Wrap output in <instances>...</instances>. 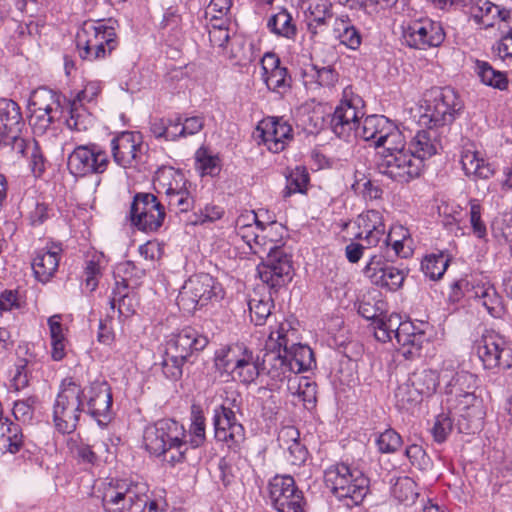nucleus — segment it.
Here are the masks:
<instances>
[{
	"mask_svg": "<svg viewBox=\"0 0 512 512\" xmlns=\"http://www.w3.org/2000/svg\"><path fill=\"white\" fill-rule=\"evenodd\" d=\"M257 131L268 150L273 153L282 151L286 142L292 138V127L280 118L269 117L262 120Z\"/></svg>",
	"mask_w": 512,
	"mask_h": 512,
	"instance_id": "a878e982",
	"label": "nucleus"
},
{
	"mask_svg": "<svg viewBox=\"0 0 512 512\" xmlns=\"http://www.w3.org/2000/svg\"><path fill=\"white\" fill-rule=\"evenodd\" d=\"M0 432L1 443L4 446H7L11 453L18 452L23 443V435L19 425L6 418L0 424Z\"/></svg>",
	"mask_w": 512,
	"mask_h": 512,
	"instance_id": "c03bdc74",
	"label": "nucleus"
},
{
	"mask_svg": "<svg viewBox=\"0 0 512 512\" xmlns=\"http://www.w3.org/2000/svg\"><path fill=\"white\" fill-rule=\"evenodd\" d=\"M82 390V400L84 407L86 406L85 411L98 424H107L112 414V394L108 383L106 381H94Z\"/></svg>",
	"mask_w": 512,
	"mask_h": 512,
	"instance_id": "dca6fc26",
	"label": "nucleus"
},
{
	"mask_svg": "<svg viewBox=\"0 0 512 512\" xmlns=\"http://www.w3.org/2000/svg\"><path fill=\"white\" fill-rule=\"evenodd\" d=\"M392 494L399 502L406 505L414 503L419 495L415 481L408 476L397 478Z\"/></svg>",
	"mask_w": 512,
	"mask_h": 512,
	"instance_id": "de8ad7c7",
	"label": "nucleus"
},
{
	"mask_svg": "<svg viewBox=\"0 0 512 512\" xmlns=\"http://www.w3.org/2000/svg\"><path fill=\"white\" fill-rule=\"evenodd\" d=\"M475 71L484 85L500 91L508 89L509 80L506 73L494 69L490 63L476 60Z\"/></svg>",
	"mask_w": 512,
	"mask_h": 512,
	"instance_id": "c9c22d12",
	"label": "nucleus"
},
{
	"mask_svg": "<svg viewBox=\"0 0 512 512\" xmlns=\"http://www.w3.org/2000/svg\"><path fill=\"white\" fill-rule=\"evenodd\" d=\"M440 147L441 143L435 127L428 126L427 130H420L415 134L409 143L408 150L424 163V160L435 155Z\"/></svg>",
	"mask_w": 512,
	"mask_h": 512,
	"instance_id": "c756f323",
	"label": "nucleus"
},
{
	"mask_svg": "<svg viewBox=\"0 0 512 512\" xmlns=\"http://www.w3.org/2000/svg\"><path fill=\"white\" fill-rule=\"evenodd\" d=\"M461 109L462 102L452 88H433L426 94L420 122L430 127H442L451 124Z\"/></svg>",
	"mask_w": 512,
	"mask_h": 512,
	"instance_id": "0eeeda50",
	"label": "nucleus"
},
{
	"mask_svg": "<svg viewBox=\"0 0 512 512\" xmlns=\"http://www.w3.org/2000/svg\"><path fill=\"white\" fill-rule=\"evenodd\" d=\"M22 115L18 104L11 99H0V128L8 132L20 128Z\"/></svg>",
	"mask_w": 512,
	"mask_h": 512,
	"instance_id": "ea45409f",
	"label": "nucleus"
},
{
	"mask_svg": "<svg viewBox=\"0 0 512 512\" xmlns=\"http://www.w3.org/2000/svg\"><path fill=\"white\" fill-rule=\"evenodd\" d=\"M251 352L243 343L223 347L216 352L215 366L221 372L232 374Z\"/></svg>",
	"mask_w": 512,
	"mask_h": 512,
	"instance_id": "7c9ffc66",
	"label": "nucleus"
},
{
	"mask_svg": "<svg viewBox=\"0 0 512 512\" xmlns=\"http://www.w3.org/2000/svg\"><path fill=\"white\" fill-rule=\"evenodd\" d=\"M249 311L251 320L255 325H263L266 319L271 314L273 301L270 297L267 298H251L249 300Z\"/></svg>",
	"mask_w": 512,
	"mask_h": 512,
	"instance_id": "5fc2aeb1",
	"label": "nucleus"
},
{
	"mask_svg": "<svg viewBox=\"0 0 512 512\" xmlns=\"http://www.w3.org/2000/svg\"><path fill=\"white\" fill-rule=\"evenodd\" d=\"M405 455L409 459L412 466L419 470H426L430 465V458L426 454L422 446L412 444L405 450Z\"/></svg>",
	"mask_w": 512,
	"mask_h": 512,
	"instance_id": "680f3d73",
	"label": "nucleus"
},
{
	"mask_svg": "<svg viewBox=\"0 0 512 512\" xmlns=\"http://www.w3.org/2000/svg\"><path fill=\"white\" fill-rule=\"evenodd\" d=\"M380 139L378 147H384L383 154H396L407 150L405 149V137L394 123L391 124L384 136H380Z\"/></svg>",
	"mask_w": 512,
	"mask_h": 512,
	"instance_id": "3c124183",
	"label": "nucleus"
},
{
	"mask_svg": "<svg viewBox=\"0 0 512 512\" xmlns=\"http://www.w3.org/2000/svg\"><path fill=\"white\" fill-rule=\"evenodd\" d=\"M213 424L217 441L225 442L229 448L237 447L245 439V430L234 411L221 405L214 410Z\"/></svg>",
	"mask_w": 512,
	"mask_h": 512,
	"instance_id": "4be33fe9",
	"label": "nucleus"
},
{
	"mask_svg": "<svg viewBox=\"0 0 512 512\" xmlns=\"http://www.w3.org/2000/svg\"><path fill=\"white\" fill-rule=\"evenodd\" d=\"M288 346V357L293 366L294 374L307 371L315 365L314 353L307 345L297 344L291 341Z\"/></svg>",
	"mask_w": 512,
	"mask_h": 512,
	"instance_id": "58836bf2",
	"label": "nucleus"
},
{
	"mask_svg": "<svg viewBox=\"0 0 512 512\" xmlns=\"http://www.w3.org/2000/svg\"><path fill=\"white\" fill-rule=\"evenodd\" d=\"M36 404V396L15 401L12 409L15 419L23 423H29L33 419Z\"/></svg>",
	"mask_w": 512,
	"mask_h": 512,
	"instance_id": "4d7b16f0",
	"label": "nucleus"
},
{
	"mask_svg": "<svg viewBox=\"0 0 512 512\" xmlns=\"http://www.w3.org/2000/svg\"><path fill=\"white\" fill-rule=\"evenodd\" d=\"M143 442L146 450L172 466L182 463L188 452L186 431L172 419H161L145 428Z\"/></svg>",
	"mask_w": 512,
	"mask_h": 512,
	"instance_id": "f257e3e1",
	"label": "nucleus"
},
{
	"mask_svg": "<svg viewBox=\"0 0 512 512\" xmlns=\"http://www.w3.org/2000/svg\"><path fill=\"white\" fill-rule=\"evenodd\" d=\"M24 303V300L17 290L6 289L0 293V313L13 309H21Z\"/></svg>",
	"mask_w": 512,
	"mask_h": 512,
	"instance_id": "0e129e2a",
	"label": "nucleus"
},
{
	"mask_svg": "<svg viewBox=\"0 0 512 512\" xmlns=\"http://www.w3.org/2000/svg\"><path fill=\"white\" fill-rule=\"evenodd\" d=\"M83 390L72 378L61 383V389L53 406V420L61 433H72L78 424L81 412L85 411Z\"/></svg>",
	"mask_w": 512,
	"mask_h": 512,
	"instance_id": "423d86ee",
	"label": "nucleus"
},
{
	"mask_svg": "<svg viewBox=\"0 0 512 512\" xmlns=\"http://www.w3.org/2000/svg\"><path fill=\"white\" fill-rule=\"evenodd\" d=\"M445 38L444 30L440 23L430 19H422L410 23L403 30L405 43L412 48L426 50L439 46Z\"/></svg>",
	"mask_w": 512,
	"mask_h": 512,
	"instance_id": "f3484780",
	"label": "nucleus"
},
{
	"mask_svg": "<svg viewBox=\"0 0 512 512\" xmlns=\"http://www.w3.org/2000/svg\"><path fill=\"white\" fill-rule=\"evenodd\" d=\"M148 486L142 482L118 480L109 483L102 496L105 512H164L158 501L150 500Z\"/></svg>",
	"mask_w": 512,
	"mask_h": 512,
	"instance_id": "f03ea898",
	"label": "nucleus"
},
{
	"mask_svg": "<svg viewBox=\"0 0 512 512\" xmlns=\"http://www.w3.org/2000/svg\"><path fill=\"white\" fill-rule=\"evenodd\" d=\"M309 182V174L305 167L297 166L286 175L284 197L294 193H304Z\"/></svg>",
	"mask_w": 512,
	"mask_h": 512,
	"instance_id": "603ef678",
	"label": "nucleus"
},
{
	"mask_svg": "<svg viewBox=\"0 0 512 512\" xmlns=\"http://www.w3.org/2000/svg\"><path fill=\"white\" fill-rule=\"evenodd\" d=\"M60 248L54 246L49 250L41 249L36 252L32 269L37 280L46 283L55 274L59 266Z\"/></svg>",
	"mask_w": 512,
	"mask_h": 512,
	"instance_id": "2f4dec72",
	"label": "nucleus"
},
{
	"mask_svg": "<svg viewBox=\"0 0 512 512\" xmlns=\"http://www.w3.org/2000/svg\"><path fill=\"white\" fill-rule=\"evenodd\" d=\"M165 209L152 193H137L130 208L131 223L144 232L157 231L164 222Z\"/></svg>",
	"mask_w": 512,
	"mask_h": 512,
	"instance_id": "9b49d317",
	"label": "nucleus"
},
{
	"mask_svg": "<svg viewBox=\"0 0 512 512\" xmlns=\"http://www.w3.org/2000/svg\"><path fill=\"white\" fill-rule=\"evenodd\" d=\"M449 265V259L443 253L427 255L422 263L421 269L424 274L432 280L440 279Z\"/></svg>",
	"mask_w": 512,
	"mask_h": 512,
	"instance_id": "8fccbe9b",
	"label": "nucleus"
},
{
	"mask_svg": "<svg viewBox=\"0 0 512 512\" xmlns=\"http://www.w3.org/2000/svg\"><path fill=\"white\" fill-rule=\"evenodd\" d=\"M28 109L30 124L38 133H44L62 115L60 95L48 88L40 87L32 92Z\"/></svg>",
	"mask_w": 512,
	"mask_h": 512,
	"instance_id": "1a4fd4ad",
	"label": "nucleus"
},
{
	"mask_svg": "<svg viewBox=\"0 0 512 512\" xmlns=\"http://www.w3.org/2000/svg\"><path fill=\"white\" fill-rule=\"evenodd\" d=\"M274 227L275 222H271L268 225L259 222L256 214L241 216L236 221L237 236L249 247L251 253L258 255L261 259H263L264 249L257 242L259 232L263 233L268 229L273 230Z\"/></svg>",
	"mask_w": 512,
	"mask_h": 512,
	"instance_id": "c85d7f7f",
	"label": "nucleus"
},
{
	"mask_svg": "<svg viewBox=\"0 0 512 512\" xmlns=\"http://www.w3.org/2000/svg\"><path fill=\"white\" fill-rule=\"evenodd\" d=\"M409 378L420 396L423 397L424 395L430 396L436 391L440 376L436 371L428 369L414 372Z\"/></svg>",
	"mask_w": 512,
	"mask_h": 512,
	"instance_id": "a18cd8bd",
	"label": "nucleus"
},
{
	"mask_svg": "<svg viewBox=\"0 0 512 512\" xmlns=\"http://www.w3.org/2000/svg\"><path fill=\"white\" fill-rule=\"evenodd\" d=\"M170 180L163 183L168 208L175 212H188L193 208L194 199L190 193L191 183L188 182L183 173L169 170Z\"/></svg>",
	"mask_w": 512,
	"mask_h": 512,
	"instance_id": "5701e85b",
	"label": "nucleus"
},
{
	"mask_svg": "<svg viewBox=\"0 0 512 512\" xmlns=\"http://www.w3.org/2000/svg\"><path fill=\"white\" fill-rule=\"evenodd\" d=\"M208 344V338L199 334L195 329L187 327L173 335L166 343L165 352L172 357L185 361L194 353L203 350Z\"/></svg>",
	"mask_w": 512,
	"mask_h": 512,
	"instance_id": "b1692460",
	"label": "nucleus"
},
{
	"mask_svg": "<svg viewBox=\"0 0 512 512\" xmlns=\"http://www.w3.org/2000/svg\"><path fill=\"white\" fill-rule=\"evenodd\" d=\"M261 359L255 357L253 351L246 359L232 372L233 378L238 379L241 383L249 385L253 383L260 375Z\"/></svg>",
	"mask_w": 512,
	"mask_h": 512,
	"instance_id": "79ce46f5",
	"label": "nucleus"
},
{
	"mask_svg": "<svg viewBox=\"0 0 512 512\" xmlns=\"http://www.w3.org/2000/svg\"><path fill=\"white\" fill-rule=\"evenodd\" d=\"M26 158L30 159V167L34 175L40 176L44 171V158L41 153L38 142L34 139L30 141V152Z\"/></svg>",
	"mask_w": 512,
	"mask_h": 512,
	"instance_id": "774afa93",
	"label": "nucleus"
},
{
	"mask_svg": "<svg viewBox=\"0 0 512 512\" xmlns=\"http://www.w3.org/2000/svg\"><path fill=\"white\" fill-rule=\"evenodd\" d=\"M114 162L123 167H135L142 162L145 147L139 133L122 132L111 141Z\"/></svg>",
	"mask_w": 512,
	"mask_h": 512,
	"instance_id": "6ab92c4d",
	"label": "nucleus"
},
{
	"mask_svg": "<svg viewBox=\"0 0 512 512\" xmlns=\"http://www.w3.org/2000/svg\"><path fill=\"white\" fill-rule=\"evenodd\" d=\"M364 274L370 281L389 291L398 290L405 279V273L384 260L382 255H373L364 268Z\"/></svg>",
	"mask_w": 512,
	"mask_h": 512,
	"instance_id": "412c9836",
	"label": "nucleus"
},
{
	"mask_svg": "<svg viewBox=\"0 0 512 512\" xmlns=\"http://www.w3.org/2000/svg\"><path fill=\"white\" fill-rule=\"evenodd\" d=\"M308 9L313 17V21L308 24V28L313 34L317 33L318 26L325 25L332 20L329 0H312Z\"/></svg>",
	"mask_w": 512,
	"mask_h": 512,
	"instance_id": "09e8293b",
	"label": "nucleus"
},
{
	"mask_svg": "<svg viewBox=\"0 0 512 512\" xmlns=\"http://www.w3.org/2000/svg\"><path fill=\"white\" fill-rule=\"evenodd\" d=\"M109 304L113 311L116 306L118 307L120 316L128 317L135 312V299L133 295L128 293L125 281L116 283V288L113 291Z\"/></svg>",
	"mask_w": 512,
	"mask_h": 512,
	"instance_id": "a19ab883",
	"label": "nucleus"
},
{
	"mask_svg": "<svg viewBox=\"0 0 512 512\" xmlns=\"http://www.w3.org/2000/svg\"><path fill=\"white\" fill-rule=\"evenodd\" d=\"M356 224L359 228L356 239L366 243L367 247H375L384 240L386 225L380 211L371 209L362 212L357 217Z\"/></svg>",
	"mask_w": 512,
	"mask_h": 512,
	"instance_id": "bb28decb",
	"label": "nucleus"
},
{
	"mask_svg": "<svg viewBox=\"0 0 512 512\" xmlns=\"http://www.w3.org/2000/svg\"><path fill=\"white\" fill-rule=\"evenodd\" d=\"M315 70V79L320 86L331 88L338 82V73L331 66L318 67L313 66Z\"/></svg>",
	"mask_w": 512,
	"mask_h": 512,
	"instance_id": "338daca9",
	"label": "nucleus"
},
{
	"mask_svg": "<svg viewBox=\"0 0 512 512\" xmlns=\"http://www.w3.org/2000/svg\"><path fill=\"white\" fill-rule=\"evenodd\" d=\"M495 12H497V5L488 0H479L472 7L471 15L476 23L489 28L494 26Z\"/></svg>",
	"mask_w": 512,
	"mask_h": 512,
	"instance_id": "864d4df0",
	"label": "nucleus"
},
{
	"mask_svg": "<svg viewBox=\"0 0 512 512\" xmlns=\"http://www.w3.org/2000/svg\"><path fill=\"white\" fill-rule=\"evenodd\" d=\"M477 388V377L467 371L456 372L445 386V403L454 404L466 393H473Z\"/></svg>",
	"mask_w": 512,
	"mask_h": 512,
	"instance_id": "473e14b6",
	"label": "nucleus"
},
{
	"mask_svg": "<svg viewBox=\"0 0 512 512\" xmlns=\"http://www.w3.org/2000/svg\"><path fill=\"white\" fill-rule=\"evenodd\" d=\"M261 78L267 88L273 92L284 94L290 88L291 78L285 67L280 66L279 57L272 52L263 55L260 61Z\"/></svg>",
	"mask_w": 512,
	"mask_h": 512,
	"instance_id": "393cba45",
	"label": "nucleus"
},
{
	"mask_svg": "<svg viewBox=\"0 0 512 512\" xmlns=\"http://www.w3.org/2000/svg\"><path fill=\"white\" fill-rule=\"evenodd\" d=\"M69 447L74 458L81 464L95 465L98 462V456L91 446L83 442L70 441Z\"/></svg>",
	"mask_w": 512,
	"mask_h": 512,
	"instance_id": "bf43d9fd",
	"label": "nucleus"
},
{
	"mask_svg": "<svg viewBox=\"0 0 512 512\" xmlns=\"http://www.w3.org/2000/svg\"><path fill=\"white\" fill-rule=\"evenodd\" d=\"M190 439L187 440L188 448L193 449L202 446L205 442V418L201 411H192V423L190 425Z\"/></svg>",
	"mask_w": 512,
	"mask_h": 512,
	"instance_id": "6e6d98bb",
	"label": "nucleus"
},
{
	"mask_svg": "<svg viewBox=\"0 0 512 512\" xmlns=\"http://www.w3.org/2000/svg\"><path fill=\"white\" fill-rule=\"evenodd\" d=\"M269 495L278 512H306L307 502L303 491L290 475H276L269 483Z\"/></svg>",
	"mask_w": 512,
	"mask_h": 512,
	"instance_id": "f8f14e48",
	"label": "nucleus"
},
{
	"mask_svg": "<svg viewBox=\"0 0 512 512\" xmlns=\"http://www.w3.org/2000/svg\"><path fill=\"white\" fill-rule=\"evenodd\" d=\"M477 354L487 369L509 368L512 351L506 345L504 337L494 331H488L477 345Z\"/></svg>",
	"mask_w": 512,
	"mask_h": 512,
	"instance_id": "a211bd4d",
	"label": "nucleus"
},
{
	"mask_svg": "<svg viewBox=\"0 0 512 512\" xmlns=\"http://www.w3.org/2000/svg\"><path fill=\"white\" fill-rule=\"evenodd\" d=\"M455 286L460 290H463V293L469 299H478L482 300V305L486 308L489 307L488 299H490L495 294V290L488 283L482 282L478 279H462L458 281Z\"/></svg>",
	"mask_w": 512,
	"mask_h": 512,
	"instance_id": "4c0bfd02",
	"label": "nucleus"
},
{
	"mask_svg": "<svg viewBox=\"0 0 512 512\" xmlns=\"http://www.w3.org/2000/svg\"><path fill=\"white\" fill-rule=\"evenodd\" d=\"M223 296L224 291L221 284L211 275L200 273L185 281L177 297V305L182 310L191 313L198 307L207 305L210 301H219Z\"/></svg>",
	"mask_w": 512,
	"mask_h": 512,
	"instance_id": "6e6552de",
	"label": "nucleus"
},
{
	"mask_svg": "<svg viewBox=\"0 0 512 512\" xmlns=\"http://www.w3.org/2000/svg\"><path fill=\"white\" fill-rule=\"evenodd\" d=\"M333 34L341 44L351 50H357L362 43L359 30L351 23L347 15H341L333 19Z\"/></svg>",
	"mask_w": 512,
	"mask_h": 512,
	"instance_id": "f704fd0d",
	"label": "nucleus"
},
{
	"mask_svg": "<svg viewBox=\"0 0 512 512\" xmlns=\"http://www.w3.org/2000/svg\"><path fill=\"white\" fill-rule=\"evenodd\" d=\"M257 270L260 279L271 287L281 286L292 278L291 259L280 247L267 254Z\"/></svg>",
	"mask_w": 512,
	"mask_h": 512,
	"instance_id": "aec40b11",
	"label": "nucleus"
},
{
	"mask_svg": "<svg viewBox=\"0 0 512 512\" xmlns=\"http://www.w3.org/2000/svg\"><path fill=\"white\" fill-rule=\"evenodd\" d=\"M295 333V330L291 329L290 323L283 322L276 330L270 332L265 343L261 358V370L275 383L290 381L294 374L288 357V345H290V338L295 336Z\"/></svg>",
	"mask_w": 512,
	"mask_h": 512,
	"instance_id": "7ed1b4c3",
	"label": "nucleus"
},
{
	"mask_svg": "<svg viewBox=\"0 0 512 512\" xmlns=\"http://www.w3.org/2000/svg\"><path fill=\"white\" fill-rule=\"evenodd\" d=\"M267 28L274 35L286 39H294L297 34V27L286 9L271 15L267 20Z\"/></svg>",
	"mask_w": 512,
	"mask_h": 512,
	"instance_id": "e433bc0d",
	"label": "nucleus"
},
{
	"mask_svg": "<svg viewBox=\"0 0 512 512\" xmlns=\"http://www.w3.org/2000/svg\"><path fill=\"white\" fill-rule=\"evenodd\" d=\"M376 444L381 453H393L401 446L402 439L395 430L387 429L377 437Z\"/></svg>",
	"mask_w": 512,
	"mask_h": 512,
	"instance_id": "052dcab7",
	"label": "nucleus"
},
{
	"mask_svg": "<svg viewBox=\"0 0 512 512\" xmlns=\"http://www.w3.org/2000/svg\"><path fill=\"white\" fill-rule=\"evenodd\" d=\"M394 397L396 406L400 410H409L422 400L410 378L398 385Z\"/></svg>",
	"mask_w": 512,
	"mask_h": 512,
	"instance_id": "37998d69",
	"label": "nucleus"
},
{
	"mask_svg": "<svg viewBox=\"0 0 512 512\" xmlns=\"http://www.w3.org/2000/svg\"><path fill=\"white\" fill-rule=\"evenodd\" d=\"M377 167L381 174L392 180L408 183L420 176L424 163L407 149L396 154H382Z\"/></svg>",
	"mask_w": 512,
	"mask_h": 512,
	"instance_id": "ddd939ff",
	"label": "nucleus"
},
{
	"mask_svg": "<svg viewBox=\"0 0 512 512\" xmlns=\"http://www.w3.org/2000/svg\"><path fill=\"white\" fill-rule=\"evenodd\" d=\"M79 56L85 60H97L110 55L118 46L114 27L103 21H86L76 36Z\"/></svg>",
	"mask_w": 512,
	"mask_h": 512,
	"instance_id": "39448f33",
	"label": "nucleus"
},
{
	"mask_svg": "<svg viewBox=\"0 0 512 512\" xmlns=\"http://www.w3.org/2000/svg\"><path fill=\"white\" fill-rule=\"evenodd\" d=\"M109 157L97 145H79L69 155L67 167L78 177L101 174L107 170Z\"/></svg>",
	"mask_w": 512,
	"mask_h": 512,
	"instance_id": "4468645a",
	"label": "nucleus"
},
{
	"mask_svg": "<svg viewBox=\"0 0 512 512\" xmlns=\"http://www.w3.org/2000/svg\"><path fill=\"white\" fill-rule=\"evenodd\" d=\"M470 211H469V220L472 228L473 234L479 238L483 239L487 235L486 224L482 220V207L478 200L472 199L469 201Z\"/></svg>",
	"mask_w": 512,
	"mask_h": 512,
	"instance_id": "13d9d810",
	"label": "nucleus"
},
{
	"mask_svg": "<svg viewBox=\"0 0 512 512\" xmlns=\"http://www.w3.org/2000/svg\"><path fill=\"white\" fill-rule=\"evenodd\" d=\"M324 482L333 495L349 508L362 503L369 490V479L365 474L344 463L328 467L324 472Z\"/></svg>",
	"mask_w": 512,
	"mask_h": 512,
	"instance_id": "20e7f679",
	"label": "nucleus"
},
{
	"mask_svg": "<svg viewBox=\"0 0 512 512\" xmlns=\"http://www.w3.org/2000/svg\"><path fill=\"white\" fill-rule=\"evenodd\" d=\"M186 361L164 354L162 368L164 375L170 380H178L182 376V367Z\"/></svg>",
	"mask_w": 512,
	"mask_h": 512,
	"instance_id": "69168bd1",
	"label": "nucleus"
},
{
	"mask_svg": "<svg viewBox=\"0 0 512 512\" xmlns=\"http://www.w3.org/2000/svg\"><path fill=\"white\" fill-rule=\"evenodd\" d=\"M450 412L457 415L459 419V429L466 433H475L481 429L485 417L483 400L475 392L466 393L458 398L454 404H446Z\"/></svg>",
	"mask_w": 512,
	"mask_h": 512,
	"instance_id": "2eb2a0df",
	"label": "nucleus"
},
{
	"mask_svg": "<svg viewBox=\"0 0 512 512\" xmlns=\"http://www.w3.org/2000/svg\"><path fill=\"white\" fill-rule=\"evenodd\" d=\"M363 114L361 98L354 94L351 87L344 88L342 99L331 117L332 131L348 141L359 127Z\"/></svg>",
	"mask_w": 512,
	"mask_h": 512,
	"instance_id": "9d476101",
	"label": "nucleus"
},
{
	"mask_svg": "<svg viewBox=\"0 0 512 512\" xmlns=\"http://www.w3.org/2000/svg\"><path fill=\"white\" fill-rule=\"evenodd\" d=\"M453 428L452 420L447 414H440L436 417L431 429L434 440L438 443L444 442Z\"/></svg>",
	"mask_w": 512,
	"mask_h": 512,
	"instance_id": "e2e57ef3",
	"label": "nucleus"
},
{
	"mask_svg": "<svg viewBox=\"0 0 512 512\" xmlns=\"http://www.w3.org/2000/svg\"><path fill=\"white\" fill-rule=\"evenodd\" d=\"M393 122L383 115H370L367 116L362 125H359L354 136L360 137L365 141H374L378 147L381 139L384 136Z\"/></svg>",
	"mask_w": 512,
	"mask_h": 512,
	"instance_id": "72a5a7b5",
	"label": "nucleus"
},
{
	"mask_svg": "<svg viewBox=\"0 0 512 512\" xmlns=\"http://www.w3.org/2000/svg\"><path fill=\"white\" fill-rule=\"evenodd\" d=\"M461 164L467 176L475 179H489L495 174V167L489 163L473 142L463 145L461 151Z\"/></svg>",
	"mask_w": 512,
	"mask_h": 512,
	"instance_id": "cd10ccee",
	"label": "nucleus"
},
{
	"mask_svg": "<svg viewBox=\"0 0 512 512\" xmlns=\"http://www.w3.org/2000/svg\"><path fill=\"white\" fill-rule=\"evenodd\" d=\"M82 105L83 103L75 99L70 104V116L66 119V125L71 130L82 132L92 126V117Z\"/></svg>",
	"mask_w": 512,
	"mask_h": 512,
	"instance_id": "49530a36",
	"label": "nucleus"
}]
</instances>
